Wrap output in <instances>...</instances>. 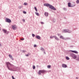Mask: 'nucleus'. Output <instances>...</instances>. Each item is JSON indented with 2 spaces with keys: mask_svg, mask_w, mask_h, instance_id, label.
Returning <instances> with one entry per match:
<instances>
[{
  "mask_svg": "<svg viewBox=\"0 0 79 79\" xmlns=\"http://www.w3.org/2000/svg\"><path fill=\"white\" fill-rule=\"evenodd\" d=\"M7 67L8 69L11 71H15V67L13 65L11 64L9 62H7L6 63Z\"/></svg>",
  "mask_w": 79,
  "mask_h": 79,
  "instance_id": "f257e3e1",
  "label": "nucleus"
},
{
  "mask_svg": "<svg viewBox=\"0 0 79 79\" xmlns=\"http://www.w3.org/2000/svg\"><path fill=\"white\" fill-rule=\"evenodd\" d=\"M44 6L47 7L49 6V8L52 9V10H56V8H55L53 6L50 5V4L48 3H44Z\"/></svg>",
  "mask_w": 79,
  "mask_h": 79,
  "instance_id": "f03ea898",
  "label": "nucleus"
},
{
  "mask_svg": "<svg viewBox=\"0 0 79 79\" xmlns=\"http://www.w3.org/2000/svg\"><path fill=\"white\" fill-rule=\"evenodd\" d=\"M62 32H64L65 33H66L67 32L68 33H71V32H72V31L68 29H64Z\"/></svg>",
  "mask_w": 79,
  "mask_h": 79,
  "instance_id": "7ed1b4c3",
  "label": "nucleus"
},
{
  "mask_svg": "<svg viewBox=\"0 0 79 79\" xmlns=\"http://www.w3.org/2000/svg\"><path fill=\"white\" fill-rule=\"evenodd\" d=\"M60 38L63 39V40H69L71 38H64L63 37V36L62 35H60Z\"/></svg>",
  "mask_w": 79,
  "mask_h": 79,
  "instance_id": "20e7f679",
  "label": "nucleus"
},
{
  "mask_svg": "<svg viewBox=\"0 0 79 79\" xmlns=\"http://www.w3.org/2000/svg\"><path fill=\"white\" fill-rule=\"evenodd\" d=\"M46 72V71L44 70H40L38 72V74L39 75H40L41 74V73H42L43 74L44 73H45Z\"/></svg>",
  "mask_w": 79,
  "mask_h": 79,
  "instance_id": "39448f33",
  "label": "nucleus"
},
{
  "mask_svg": "<svg viewBox=\"0 0 79 79\" xmlns=\"http://www.w3.org/2000/svg\"><path fill=\"white\" fill-rule=\"evenodd\" d=\"M70 56H71L73 59H76L77 58V56L76 55H74L73 53H71L70 54Z\"/></svg>",
  "mask_w": 79,
  "mask_h": 79,
  "instance_id": "423d86ee",
  "label": "nucleus"
},
{
  "mask_svg": "<svg viewBox=\"0 0 79 79\" xmlns=\"http://www.w3.org/2000/svg\"><path fill=\"white\" fill-rule=\"evenodd\" d=\"M12 28L14 30H16L17 29V26L16 25H12Z\"/></svg>",
  "mask_w": 79,
  "mask_h": 79,
  "instance_id": "0eeeda50",
  "label": "nucleus"
},
{
  "mask_svg": "<svg viewBox=\"0 0 79 79\" xmlns=\"http://www.w3.org/2000/svg\"><path fill=\"white\" fill-rule=\"evenodd\" d=\"M6 22H7V23H11V21L9 19L6 18Z\"/></svg>",
  "mask_w": 79,
  "mask_h": 79,
  "instance_id": "6e6552de",
  "label": "nucleus"
},
{
  "mask_svg": "<svg viewBox=\"0 0 79 79\" xmlns=\"http://www.w3.org/2000/svg\"><path fill=\"white\" fill-rule=\"evenodd\" d=\"M71 7H74L76 6V4L74 2H72V4H71Z\"/></svg>",
  "mask_w": 79,
  "mask_h": 79,
  "instance_id": "1a4fd4ad",
  "label": "nucleus"
},
{
  "mask_svg": "<svg viewBox=\"0 0 79 79\" xmlns=\"http://www.w3.org/2000/svg\"><path fill=\"white\" fill-rule=\"evenodd\" d=\"M70 52H71L72 53H76V54H78V52L76 51H73V50H70Z\"/></svg>",
  "mask_w": 79,
  "mask_h": 79,
  "instance_id": "9d476101",
  "label": "nucleus"
},
{
  "mask_svg": "<svg viewBox=\"0 0 79 79\" xmlns=\"http://www.w3.org/2000/svg\"><path fill=\"white\" fill-rule=\"evenodd\" d=\"M9 56L10 57V58L12 60H14V59L13 58V56L10 54L9 55Z\"/></svg>",
  "mask_w": 79,
  "mask_h": 79,
  "instance_id": "9b49d317",
  "label": "nucleus"
},
{
  "mask_svg": "<svg viewBox=\"0 0 79 79\" xmlns=\"http://www.w3.org/2000/svg\"><path fill=\"white\" fill-rule=\"evenodd\" d=\"M53 37L54 38H55V39L56 40H57V41H58V40H60L59 39V38L57 37L56 36L54 35Z\"/></svg>",
  "mask_w": 79,
  "mask_h": 79,
  "instance_id": "f8f14e48",
  "label": "nucleus"
},
{
  "mask_svg": "<svg viewBox=\"0 0 79 79\" xmlns=\"http://www.w3.org/2000/svg\"><path fill=\"white\" fill-rule=\"evenodd\" d=\"M62 66L63 68H67V65L64 64H62Z\"/></svg>",
  "mask_w": 79,
  "mask_h": 79,
  "instance_id": "ddd939ff",
  "label": "nucleus"
},
{
  "mask_svg": "<svg viewBox=\"0 0 79 79\" xmlns=\"http://www.w3.org/2000/svg\"><path fill=\"white\" fill-rule=\"evenodd\" d=\"M2 31L4 33H8V32L6 30L3 29L2 30Z\"/></svg>",
  "mask_w": 79,
  "mask_h": 79,
  "instance_id": "4468645a",
  "label": "nucleus"
},
{
  "mask_svg": "<svg viewBox=\"0 0 79 79\" xmlns=\"http://www.w3.org/2000/svg\"><path fill=\"white\" fill-rule=\"evenodd\" d=\"M44 15L45 16H48V13L47 12H45Z\"/></svg>",
  "mask_w": 79,
  "mask_h": 79,
  "instance_id": "2eb2a0df",
  "label": "nucleus"
},
{
  "mask_svg": "<svg viewBox=\"0 0 79 79\" xmlns=\"http://www.w3.org/2000/svg\"><path fill=\"white\" fill-rule=\"evenodd\" d=\"M68 6L69 7H71V2H69L68 3Z\"/></svg>",
  "mask_w": 79,
  "mask_h": 79,
  "instance_id": "dca6fc26",
  "label": "nucleus"
},
{
  "mask_svg": "<svg viewBox=\"0 0 79 79\" xmlns=\"http://www.w3.org/2000/svg\"><path fill=\"white\" fill-rule=\"evenodd\" d=\"M36 39H40V36H39V35H37L36 36Z\"/></svg>",
  "mask_w": 79,
  "mask_h": 79,
  "instance_id": "f3484780",
  "label": "nucleus"
},
{
  "mask_svg": "<svg viewBox=\"0 0 79 79\" xmlns=\"http://www.w3.org/2000/svg\"><path fill=\"white\" fill-rule=\"evenodd\" d=\"M41 50H42L43 52H44V51H45V49H44V48L42 47H41Z\"/></svg>",
  "mask_w": 79,
  "mask_h": 79,
  "instance_id": "a211bd4d",
  "label": "nucleus"
},
{
  "mask_svg": "<svg viewBox=\"0 0 79 79\" xmlns=\"http://www.w3.org/2000/svg\"><path fill=\"white\" fill-rule=\"evenodd\" d=\"M66 59L67 60H69V59H70L68 57L66 56Z\"/></svg>",
  "mask_w": 79,
  "mask_h": 79,
  "instance_id": "6ab92c4d",
  "label": "nucleus"
},
{
  "mask_svg": "<svg viewBox=\"0 0 79 79\" xmlns=\"http://www.w3.org/2000/svg\"><path fill=\"white\" fill-rule=\"evenodd\" d=\"M76 3L77 4H79V0H77L76 1Z\"/></svg>",
  "mask_w": 79,
  "mask_h": 79,
  "instance_id": "aec40b11",
  "label": "nucleus"
},
{
  "mask_svg": "<svg viewBox=\"0 0 79 79\" xmlns=\"http://www.w3.org/2000/svg\"><path fill=\"white\" fill-rule=\"evenodd\" d=\"M23 6H19V9H21V8H23Z\"/></svg>",
  "mask_w": 79,
  "mask_h": 79,
  "instance_id": "412c9836",
  "label": "nucleus"
},
{
  "mask_svg": "<svg viewBox=\"0 0 79 79\" xmlns=\"http://www.w3.org/2000/svg\"><path fill=\"white\" fill-rule=\"evenodd\" d=\"M35 14L37 16H39V13H37V12H35Z\"/></svg>",
  "mask_w": 79,
  "mask_h": 79,
  "instance_id": "4be33fe9",
  "label": "nucleus"
},
{
  "mask_svg": "<svg viewBox=\"0 0 79 79\" xmlns=\"http://www.w3.org/2000/svg\"><path fill=\"white\" fill-rule=\"evenodd\" d=\"M76 60L79 61V56L76 59Z\"/></svg>",
  "mask_w": 79,
  "mask_h": 79,
  "instance_id": "5701e85b",
  "label": "nucleus"
},
{
  "mask_svg": "<svg viewBox=\"0 0 79 79\" xmlns=\"http://www.w3.org/2000/svg\"><path fill=\"white\" fill-rule=\"evenodd\" d=\"M51 67V65H48L47 66L48 68H50Z\"/></svg>",
  "mask_w": 79,
  "mask_h": 79,
  "instance_id": "b1692460",
  "label": "nucleus"
},
{
  "mask_svg": "<svg viewBox=\"0 0 79 79\" xmlns=\"http://www.w3.org/2000/svg\"><path fill=\"white\" fill-rule=\"evenodd\" d=\"M29 53H28L27 54H26L25 55L26 56H29Z\"/></svg>",
  "mask_w": 79,
  "mask_h": 79,
  "instance_id": "393cba45",
  "label": "nucleus"
},
{
  "mask_svg": "<svg viewBox=\"0 0 79 79\" xmlns=\"http://www.w3.org/2000/svg\"><path fill=\"white\" fill-rule=\"evenodd\" d=\"M34 8H35V10L36 11H37V8H36V7H35Z\"/></svg>",
  "mask_w": 79,
  "mask_h": 79,
  "instance_id": "a878e982",
  "label": "nucleus"
},
{
  "mask_svg": "<svg viewBox=\"0 0 79 79\" xmlns=\"http://www.w3.org/2000/svg\"><path fill=\"white\" fill-rule=\"evenodd\" d=\"M63 9H64V11H66V10H67V9H66L65 8H64Z\"/></svg>",
  "mask_w": 79,
  "mask_h": 79,
  "instance_id": "bb28decb",
  "label": "nucleus"
},
{
  "mask_svg": "<svg viewBox=\"0 0 79 79\" xmlns=\"http://www.w3.org/2000/svg\"><path fill=\"white\" fill-rule=\"evenodd\" d=\"M27 3L26 2H24V5H27Z\"/></svg>",
  "mask_w": 79,
  "mask_h": 79,
  "instance_id": "cd10ccee",
  "label": "nucleus"
},
{
  "mask_svg": "<svg viewBox=\"0 0 79 79\" xmlns=\"http://www.w3.org/2000/svg\"><path fill=\"white\" fill-rule=\"evenodd\" d=\"M22 52L23 53H24L25 52H26V50H23Z\"/></svg>",
  "mask_w": 79,
  "mask_h": 79,
  "instance_id": "c85d7f7f",
  "label": "nucleus"
},
{
  "mask_svg": "<svg viewBox=\"0 0 79 79\" xmlns=\"http://www.w3.org/2000/svg\"><path fill=\"white\" fill-rule=\"evenodd\" d=\"M32 37H34L35 36V35H34V34H32Z\"/></svg>",
  "mask_w": 79,
  "mask_h": 79,
  "instance_id": "c756f323",
  "label": "nucleus"
},
{
  "mask_svg": "<svg viewBox=\"0 0 79 79\" xmlns=\"http://www.w3.org/2000/svg\"><path fill=\"white\" fill-rule=\"evenodd\" d=\"M40 23L41 24H44V23L43 22H41Z\"/></svg>",
  "mask_w": 79,
  "mask_h": 79,
  "instance_id": "7c9ffc66",
  "label": "nucleus"
},
{
  "mask_svg": "<svg viewBox=\"0 0 79 79\" xmlns=\"http://www.w3.org/2000/svg\"><path fill=\"white\" fill-rule=\"evenodd\" d=\"M35 66H33V69H35Z\"/></svg>",
  "mask_w": 79,
  "mask_h": 79,
  "instance_id": "2f4dec72",
  "label": "nucleus"
},
{
  "mask_svg": "<svg viewBox=\"0 0 79 79\" xmlns=\"http://www.w3.org/2000/svg\"><path fill=\"white\" fill-rule=\"evenodd\" d=\"M54 37V36H51L50 37V38H53V37Z\"/></svg>",
  "mask_w": 79,
  "mask_h": 79,
  "instance_id": "473e14b6",
  "label": "nucleus"
},
{
  "mask_svg": "<svg viewBox=\"0 0 79 79\" xmlns=\"http://www.w3.org/2000/svg\"><path fill=\"white\" fill-rule=\"evenodd\" d=\"M20 40H24V38L21 39H20Z\"/></svg>",
  "mask_w": 79,
  "mask_h": 79,
  "instance_id": "72a5a7b5",
  "label": "nucleus"
},
{
  "mask_svg": "<svg viewBox=\"0 0 79 79\" xmlns=\"http://www.w3.org/2000/svg\"><path fill=\"white\" fill-rule=\"evenodd\" d=\"M23 13H24V14H26V12L25 11H24Z\"/></svg>",
  "mask_w": 79,
  "mask_h": 79,
  "instance_id": "f704fd0d",
  "label": "nucleus"
},
{
  "mask_svg": "<svg viewBox=\"0 0 79 79\" xmlns=\"http://www.w3.org/2000/svg\"><path fill=\"white\" fill-rule=\"evenodd\" d=\"M22 21H23V22H25V20L24 19H22Z\"/></svg>",
  "mask_w": 79,
  "mask_h": 79,
  "instance_id": "c9c22d12",
  "label": "nucleus"
},
{
  "mask_svg": "<svg viewBox=\"0 0 79 79\" xmlns=\"http://www.w3.org/2000/svg\"><path fill=\"white\" fill-rule=\"evenodd\" d=\"M36 45L35 44L34 45V47H36Z\"/></svg>",
  "mask_w": 79,
  "mask_h": 79,
  "instance_id": "e433bc0d",
  "label": "nucleus"
},
{
  "mask_svg": "<svg viewBox=\"0 0 79 79\" xmlns=\"http://www.w3.org/2000/svg\"><path fill=\"white\" fill-rule=\"evenodd\" d=\"M12 78L13 79H15V78L14 77H13V76H12Z\"/></svg>",
  "mask_w": 79,
  "mask_h": 79,
  "instance_id": "4c0bfd02",
  "label": "nucleus"
},
{
  "mask_svg": "<svg viewBox=\"0 0 79 79\" xmlns=\"http://www.w3.org/2000/svg\"><path fill=\"white\" fill-rule=\"evenodd\" d=\"M44 54H46V53H45V51H44Z\"/></svg>",
  "mask_w": 79,
  "mask_h": 79,
  "instance_id": "58836bf2",
  "label": "nucleus"
},
{
  "mask_svg": "<svg viewBox=\"0 0 79 79\" xmlns=\"http://www.w3.org/2000/svg\"><path fill=\"white\" fill-rule=\"evenodd\" d=\"M60 34H58V36H60Z\"/></svg>",
  "mask_w": 79,
  "mask_h": 79,
  "instance_id": "ea45409f",
  "label": "nucleus"
},
{
  "mask_svg": "<svg viewBox=\"0 0 79 79\" xmlns=\"http://www.w3.org/2000/svg\"><path fill=\"white\" fill-rule=\"evenodd\" d=\"M76 79H78V77H76Z\"/></svg>",
  "mask_w": 79,
  "mask_h": 79,
  "instance_id": "a19ab883",
  "label": "nucleus"
},
{
  "mask_svg": "<svg viewBox=\"0 0 79 79\" xmlns=\"http://www.w3.org/2000/svg\"><path fill=\"white\" fill-rule=\"evenodd\" d=\"M0 46L1 47L2 46V44H1L0 43Z\"/></svg>",
  "mask_w": 79,
  "mask_h": 79,
  "instance_id": "79ce46f5",
  "label": "nucleus"
},
{
  "mask_svg": "<svg viewBox=\"0 0 79 79\" xmlns=\"http://www.w3.org/2000/svg\"><path fill=\"white\" fill-rule=\"evenodd\" d=\"M0 31H1V29H0Z\"/></svg>",
  "mask_w": 79,
  "mask_h": 79,
  "instance_id": "37998d69",
  "label": "nucleus"
}]
</instances>
